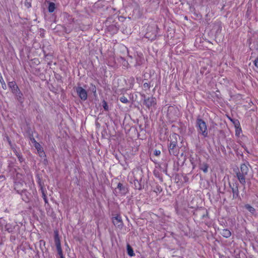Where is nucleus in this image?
I'll list each match as a JSON object with an SVG mask.
<instances>
[{
    "mask_svg": "<svg viewBox=\"0 0 258 258\" xmlns=\"http://www.w3.org/2000/svg\"><path fill=\"white\" fill-rule=\"evenodd\" d=\"M248 171L249 169L247 166L245 164H242L240 166V170L236 173L237 179L239 182L244 186V188H245L246 179Z\"/></svg>",
    "mask_w": 258,
    "mask_h": 258,
    "instance_id": "1",
    "label": "nucleus"
},
{
    "mask_svg": "<svg viewBox=\"0 0 258 258\" xmlns=\"http://www.w3.org/2000/svg\"><path fill=\"white\" fill-rule=\"evenodd\" d=\"M196 126L199 135H201L204 138L208 136V132L206 122L200 118H198L196 120Z\"/></svg>",
    "mask_w": 258,
    "mask_h": 258,
    "instance_id": "2",
    "label": "nucleus"
},
{
    "mask_svg": "<svg viewBox=\"0 0 258 258\" xmlns=\"http://www.w3.org/2000/svg\"><path fill=\"white\" fill-rule=\"evenodd\" d=\"M142 97L144 99V104L148 108L154 106L156 104V99L155 97H151L146 98L145 95H142Z\"/></svg>",
    "mask_w": 258,
    "mask_h": 258,
    "instance_id": "3",
    "label": "nucleus"
},
{
    "mask_svg": "<svg viewBox=\"0 0 258 258\" xmlns=\"http://www.w3.org/2000/svg\"><path fill=\"white\" fill-rule=\"evenodd\" d=\"M168 150L170 155L174 156L177 155L178 149L177 147V142L176 141H171L168 146Z\"/></svg>",
    "mask_w": 258,
    "mask_h": 258,
    "instance_id": "4",
    "label": "nucleus"
},
{
    "mask_svg": "<svg viewBox=\"0 0 258 258\" xmlns=\"http://www.w3.org/2000/svg\"><path fill=\"white\" fill-rule=\"evenodd\" d=\"M76 91L80 98L85 101L87 99V91L81 87H78L76 88Z\"/></svg>",
    "mask_w": 258,
    "mask_h": 258,
    "instance_id": "5",
    "label": "nucleus"
},
{
    "mask_svg": "<svg viewBox=\"0 0 258 258\" xmlns=\"http://www.w3.org/2000/svg\"><path fill=\"white\" fill-rule=\"evenodd\" d=\"M54 239L57 252L60 253L61 252H62V250L61 249L60 240L57 231L54 232Z\"/></svg>",
    "mask_w": 258,
    "mask_h": 258,
    "instance_id": "6",
    "label": "nucleus"
},
{
    "mask_svg": "<svg viewBox=\"0 0 258 258\" xmlns=\"http://www.w3.org/2000/svg\"><path fill=\"white\" fill-rule=\"evenodd\" d=\"M5 225V230L9 233L12 232L15 229V226L10 223H6L5 220H1L0 221V225L3 226Z\"/></svg>",
    "mask_w": 258,
    "mask_h": 258,
    "instance_id": "7",
    "label": "nucleus"
},
{
    "mask_svg": "<svg viewBox=\"0 0 258 258\" xmlns=\"http://www.w3.org/2000/svg\"><path fill=\"white\" fill-rule=\"evenodd\" d=\"M21 196L22 199L25 202L28 203L30 200V194L26 190H22L21 192L17 191Z\"/></svg>",
    "mask_w": 258,
    "mask_h": 258,
    "instance_id": "8",
    "label": "nucleus"
},
{
    "mask_svg": "<svg viewBox=\"0 0 258 258\" xmlns=\"http://www.w3.org/2000/svg\"><path fill=\"white\" fill-rule=\"evenodd\" d=\"M112 222L113 224L119 228H121L123 226V223L120 216H117L112 218Z\"/></svg>",
    "mask_w": 258,
    "mask_h": 258,
    "instance_id": "9",
    "label": "nucleus"
},
{
    "mask_svg": "<svg viewBox=\"0 0 258 258\" xmlns=\"http://www.w3.org/2000/svg\"><path fill=\"white\" fill-rule=\"evenodd\" d=\"M232 192H233V199H237L239 197V190H238V183H235L233 184L232 186L230 185Z\"/></svg>",
    "mask_w": 258,
    "mask_h": 258,
    "instance_id": "10",
    "label": "nucleus"
},
{
    "mask_svg": "<svg viewBox=\"0 0 258 258\" xmlns=\"http://www.w3.org/2000/svg\"><path fill=\"white\" fill-rule=\"evenodd\" d=\"M8 85L9 87L11 89V92L13 94L18 92L20 90L15 81L9 82Z\"/></svg>",
    "mask_w": 258,
    "mask_h": 258,
    "instance_id": "11",
    "label": "nucleus"
},
{
    "mask_svg": "<svg viewBox=\"0 0 258 258\" xmlns=\"http://www.w3.org/2000/svg\"><path fill=\"white\" fill-rule=\"evenodd\" d=\"M35 147L37 150V152L40 157L42 158H45L46 155L45 153L43 151V148L41 146V145L38 143H36L35 145Z\"/></svg>",
    "mask_w": 258,
    "mask_h": 258,
    "instance_id": "12",
    "label": "nucleus"
},
{
    "mask_svg": "<svg viewBox=\"0 0 258 258\" xmlns=\"http://www.w3.org/2000/svg\"><path fill=\"white\" fill-rule=\"evenodd\" d=\"M16 99L20 103H23L24 101V97L22 92L19 90L18 92L14 93Z\"/></svg>",
    "mask_w": 258,
    "mask_h": 258,
    "instance_id": "13",
    "label": "nucleus"
},
{
    "mask_svg": "<svg viewBox=\"0 0 258 258\" xmlns=\"http://www.w3.org/2000/svg\"><path fill=\"white\" fill-rule=\"evenodd\" d=\"M117 188L119 190V194L121 195H125L128 191L127 188L120 182L118 183Z\"/></svg>",
    "mask_w": 258,
    "mask_h": 258,
    "instance_id": "14",
    "label": "nucleus"
},
{
    "mask_svg": "<svg viewBox=\"0 0 258 258\" xmlns=\"http://www.w3.org/2000/svg\"><path fill=\"white\" fill-rule=\"evenodd\" d=\"M136 63L135 66H141L143 63V62L144 61V58L143 54L141 53H138L137 56L136 58Z\"/></svg>",
    "mask_w": 258,
    "mask_h": 258,
    "instance_id": "15",
    "label": "nucleus"
},
{
    "mask_svg": "<svg viewBox=\"0 0 258 258\" xmlns=\"http://www.w3.org/2000/svg\"><path fill=\"white\" fill-rule=\"evenodd\" d=\"M48 4V11L49 13H52L54 12L56 8L55 4L51 2H47Z\"/></svg>",
    "mask_w": 258,
    "mask_h": 258,
    "instance_id": "16",
    "label": "nucleus"
},
{
    "mask_svg": "<svg viewBox=\"0 0 258 258\" xmlns=\"http://www.w3.org/2000/svg\"><path fill=\"white\" fill-rule=\"evenodd\" d=\"M199 168L202 170L205 173H206L208 171L209 165L206 163H200L199 164Z\"/></svg>",
    "mask_w": 258,
    "mask_h": 258,
    "instance_id": "17",
    "label": "nucleus"
},
{
    "mask_svg": "<svg viewBox=\"0 0 258 258\" xmlns=\"http://www.w3.org/2000/svg\"><path fill=\"white\" fill-rule=\"evenodd\" d=\"M221 234L225 238H228L231 235V233L228 229H224L221 232Z\"/></svg>",
    "mask_w": 258,
    "mask_h": 258,
    "instance_id": "18",
    "label": "nucleus"
},
{
    "mask_svg": "<svg viewBox=\"0 0 258 258\" xmlns=\"http://www.w3.org/2000/svg\"><path fill=\"white\" fill-rule=\"evenodd\" d=\"M127 252L129 256H133L135 255L133 248L130 244L127 245Z\"/></svg>",
    "mask_w": 258,
    "mask_h": 258,
    "instance_id": "19",
    "label": "nucleus"
},
{
    "mask_svg": "<svg viewBox=\"0 0 258 258\" xmlns=\"http://www.w3.org/2000/svg\"><path fill=\"white\" fill-rule=\"evenodd\" d=\"M244 207L252 214H253L255 212V209L249 204L245 205Z\"/></svg>",
    "mask_w": 258,
    "mask_h": 258,
    "instance_id": "20",
    "label": "nucleus"
},
{
    "mask_svg": "<svg viewBox=\"0 0 258 258\" xmlns=\"http://www.w3.org/2000/svg\"><path fill=\"white\" fill-rule=\"evenodd\" d=\"M13 151L16 156L18 157L19 161L20 162H22L23 161H24V159L22 156L21 155V154L19 153L16 149H14Z\"/></svg>",
    "mask_w": 258,
    "mask_h": 258,
    "instance_id": "21",
    "label": "nucleus"
},
{
    "mask_svg": "<svg viewBox=\"0 0 258 258\" xmlns=\"http://www.w3.org/2000/svg\"><path fill=\"white\" fill-rule=\"evenodd\" d=\"M235 126L236 127L235 135L238 136L240 135V133L241 132V128L239 127L240 124L239 122H238V123L236 124Z\"/></svg>",
    "mask_w": 258,
    "mask_h": 258,
    "instance_id": "22",
    "label": "nucleus"
},
{
    "mask_svg": "<svg viewBox=\"0 0 258 258\" xmlns=\"http://www.w3.org/2000/svg\"><path fill=\"white\" fill-rule=\"evenodd\" d=\"M119 100L122 103H128V99H127L126 97H125L124 96H122L120 97V98H119Z\"/></svg>",
    "mask_w": 258,
    "mask_h": 258,
    "instance_id": "23",
    "label": "nucleus"
},
{
    "mask_svg": "<svg viewBox=\"0 0 258 258\" xmlns=\"http://www.w3.org/2000/svg\"><path fill=\"white\" fill-rule=\"evenodd\" d=\"M102 106L105 110L108 111L109 110V107L107 105V103L105 100H103L102 102Z\"/></svg>",
    "mask_w": 258,
    "mask_h": 258,
    "instance_id": "24",
    "label": "nucleus"
},
{
    "mask_svg": "<svg viewBox=\"0 0 258 258\" xmlns=\"http://www.w3.org/2000/svg\"><path fill=\"white\" fill-rule=\"evenodd\" d=\"M146 37L147 38H150L151 39H154L156 38V32H155L154 34H153V36H151L149 35V32H147L146 33Z\"/></svg>",
    "mask_w": 258,
    "mask_h": 258,
    "instance_id": "25",
    "label": "nucleus"
},
{
    "mask_svg": "<svg viewBox=\"0 0 258 258\" xmlns=\"http://www.w3.org/2000/svg\"><path fill=\"white\" fill-rule=\"evenodd\" d=\"M42 198L45 202V204H47L48 203V200L47 199V197H46V196L45 195V194L44 193V191L42 190Z\"/></svg>",
    "mask_w": 258,
    "mask_h": 258,
    "instance_id": "26",
    "label": "nucleus"
},
{
    "mask_svg": "<svg viewBox=\"0 0 258 258\" xmlns=\"http://www.w3.org/2000/svg\"><path fill=\"white\" fill-rule=\"evenodd\" d=\"M7 140L9 143V145L11 146V148L13 149V150L15 149L13 147V145L11 141L10 140V138L8 137H7Z\"/></svg>",
    "mask_w": 258,
    "mask_h": 258,
    "instance_id": "27",
    "label": "nucleus"
},
{
    "mask_svg": "<svg viewBox=\"0 0 258 258\" xmlns=\"http://www.w3.org/2000/svg\"><path fill=\"white\" fill-rule=\"evenodd\" d=\"M143 87L145 89H149L150 87V86L149 84H148L147 83H145L143 84Z\"/></svg>",
    "mask_w": 258,
    "mask_h": 258,
    "instance_id": "28",
    "label": "nucleus"
},
{
    "mask_svg": "<svg viewBox=\"0 0 258 258\" xmlns=\"http://www.w3.org/2000/svg\"><path fill=\"white\" fill-rule=\"evenodd\" d=\"M128 81L130 83L131 85L132 86H133V84H134V81H135L134 78V77H131L129 79Z\"/></svg>",
    "mask_w": 258,
    "mask_h": 258,
    "instance_id": "29",
    "label": "nucleus"
},
{
    "mask_svg": "<svg viewBox=\"0 0 258 258\" xmlns=\"http://www.w3.org/2000/svg\"><path fill=\"white\" fill-rule=\"evenodd\" d=\"M161 154V152L160 150H155L154 151V154L155 155V156H159L160 155V154Z\"/></svg>",
    "mask_w": 258,
    "mask_h": 258,
    "instance_id": "30",
    "label": "nucleus"
},
{
    "mask_svg": "<svg viewBox=\"0 0 258 258\" xmlns=\"http://www.w3.org/2000/svg\"><path fill=\"white\" fill-rule=\"evenodd\" d=\"M254 65L258 68V57L254 61Z\"/></svg>",
    "mask_w": 258,
    "mask_h": 258,
    "instance_id": "31",
    "label": "nucleus"
},
{
    "mask_svg": "<svg viewBox=\"0 0 258 258\" xmlns=\"http://www.w3.org/2000/svg\"><path fill=\"white\" fill-rule=\"evenodd\" d=\"M57 254L59 255L58 258H64L62 252H61L60 253L59 252H57Z\"/></svg>",
    "mask_w": 258,
    "mask_h": 258,
    "instance_id": "32",
    "label": "nucleus"
}]
</instances>
